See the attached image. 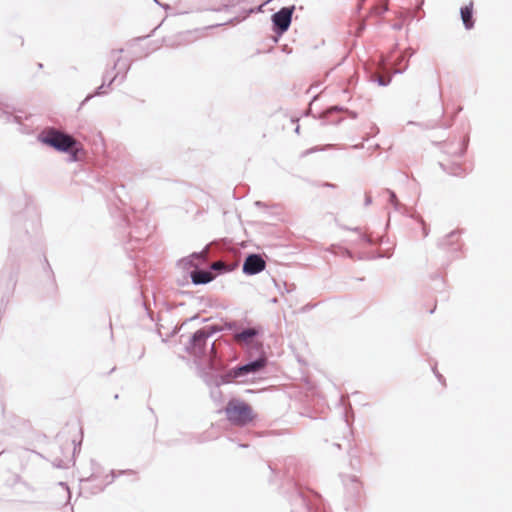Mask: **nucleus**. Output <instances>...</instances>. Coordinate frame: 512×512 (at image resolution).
Masks as SVG:
<instances>
[{"label": "nucleus", "mask_w": 512, "mask_h": 512, "mask_svg": "<svg viewBox=\"0 0 512 512\" xmlns=\"http://www.w3.org/2000/svg\"><path fill=\"white\" fill-rule=\"evenodd\" d=\"M222 265H223V264H222L221 262H215V263L213 264V266H212V267H213L214 269H218V268H220Z\"/></svg>", "instance_id": "11"}, {"label": "nucleus", "mask_w": 512, "mask_h": 512, "mask_svg": "<svg viewBox=\"0 0 512 512\" xmlns=\"http://www.w3.org/2000/svg\"><path fill=\"white\" fill-rule=\"evenodd\" d=\"M225 413L227 419L237 426H245L256 418V414L249 404L235 399L228 402Z\"/></svg>", "instance_id": "2"}, {"label": "nucleus", "mask_w": 512, "mask_h": 512, "mask_svg": "<svg viewBox=\"0 0 512 512\" xmlns=\"http://www.w3.org/2000/svg\"><path fill=\"white\" fill-rule=\"evenodd\" d=\"M213 276L208 271H197L192 274V280L196 284H205L210 282Z\"/></svg>", "instance_id": "9"}, {"label": "nucleus", "mask_w": 512, "mask_h": 512, "mask_svg": "<svg viewBox=\"0 0 512 512\" xmlns=\"http://www.w3.org/2000/svg\"><path fill=\"white\" fill-rule=\"evenodd\" d=\"M294 7H284L272 16L274 25L279 28L282 32L286 31L291 23L292 13Z\"/></svg>", "instance_id": "4"}, {"label": "nucleus", "mask_w": 512, "mask_h": 512, "mask_svg": "<svg viewBox=\"0 0 512 512\" xmlns=\"http://www.w3.org/2000/svg\"><path fill=\"white\" fill-rule=\"evenodd\" d=\"M210 333L207 332L205 329L197 330L192 339V352L196 356H201L205 352L206 342L207 338L209 337Z\"/></svg>", "instance_id": "5"}, {"label": "nucleus", "mask_w": 512, "mask_h": 512, "mask_svg": "<svg viewBox=\"0 0 512 512\" xmlns=\"http://www.w3.org/2000/svg\"><path fill=\"white\" fill-rule=\"evenodd\" d=\"M259 330L256 328H247L234 335V340L241 346L249 347L254 343Z\"/></svg>", "instance_id": "7"}, {"label": "nucleus", "mask_w": 512, "mask_h": 512, "mask_svg": "<svg viewBox=\"0 0 512 512\" xmlns=\"http://www.w3.org/2000/svg\"><path fill=\"white\" fill-rule=\"evenodd\" d=\"M473 3L461 8V19L466 29H471L474 26L473 21Z\"/></svg>", "instance_id": "8"}, {"label": "nucleus", "mask_w": 512, "mask_h": 512, "mask_svg": "<svg viewBox=\"0 0 512 512\" xmlns=\"http://www.w3.org/2000/svg\"><path fill=\"white\" fill-rule=\"evenodd\" d=\"M122 52H123L122 50L111 52V54L109 56V60L113 63L114 68H117V66L119 65V63L121 61L123 62V67L126 68L125 60L122 57Z\"/></svg>", "instance_id": "10"}, {"label": "nucleus", "mask_w": 512, "mask_h": 512, "mask_svg": "<svg viewBox=\"0 0 512 512\" xmlns=\"http://www.w3.org/2000/svg\"><path fill=\"white\" fill-rule=\"evenodd\" d=\"M39 140L58 151L71 152L72 160L74 161L79 159L78 153L81 150L76 147L77 142L70 135L56 129H48L40 134Z\"/></svg>", "instance_id": "1"}, {"label": "nucleus", "mask_w": 512, "mask_h": 512, "mask_svg": "<svg viewBox=\"0 0 512 512\" xmlns=\"http://www.w3.org/2000/svg\"><path fill=\"white\" fill-rule=\"evenodd\" d=\"M265 267L266 263L261 256L257 254H251L246 258L243 264V272L248 275H254L262 272Z\"/></svg>", "instance_id": "3"}, {"label": "nucleus", "mask_w": 512, "mask_h": 512, "mask_svg": "<svg viewBox=\"0 0 512 512\" xmlns=\"http://www.w3.org/2000/svg\"><path fill=\"white\" fill-rule=\"evenodd\" d=\"M265 365H266V359L260 358L254 362H251L249 364L235 368L232 371V375L234 377H240V376L246 375L248 373H255V372H258L259 370L263 369L265 367Z\"/></svg>", "instance_id": "6"}]
</instances>
